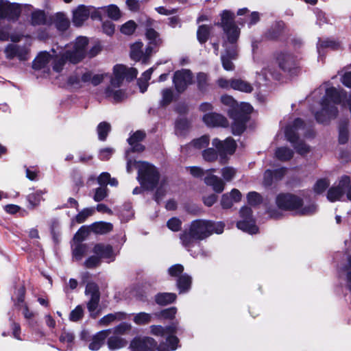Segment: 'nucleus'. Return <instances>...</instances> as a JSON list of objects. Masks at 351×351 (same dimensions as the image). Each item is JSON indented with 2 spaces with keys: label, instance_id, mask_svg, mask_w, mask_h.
I'll list each match as a JSON object with an SVG mask.
<instances>
[{
  "label": "nucleus",
  "instance_id": "a211bd4d",
  "mask_svg": "<svg viewBox=\"0 0 351 351\" xmlns=\"http://www.w3.org/2000/svg\"><path fill=\"white\" fill-rule=\"evenodd\" d=\"M350 184V178L347 176H342L337 186H333L329 189L327 193V199L330 202L340 200L345 193V189Z\"/></svg>",
  "mask_w": 351,
  "mask_h": 351
},
{
  "label": "nucleus",
  "instance_id": "aec40b11",
  "mask_svg": "<svg viewBox=\"0 0 351 351\" xmlns=\"http://www.w3.org/2000/svg\"><path fill=\"white\" fill-rule=\"evenodd\" d=\"M213 145L217 148L221 155L232 154L237 146L234 140L232 138H227L224 141L214 138Z\"/></svg>",
  "mask_w": 351,
  "mask_h": 351
},
{
  "label": "nucleus",
  "instance_id": "b1692460",
  "mask_svg": "<svg viewBox=\"0 0 351 351\" xmlns=\"http://www.w3.org/2000/svg\"><path fill=\"white\" fill-rule=\"evenodd\" d=\"M93 252L101 258L108 259L109 262L114 259L115 254L114 253L112 246L101 243L97 244L94 246Z\"/></svg>",
  "mask_w": 351,
  "mask_h": 351
},
{
  "label": "nucleus",
  "instance_id": "c756f323",
  "mask_svg": "<svg viewBox=\"0 0 351 351\" xmlns=\"http://www.w3.org/2000/svg\"><path fill=\"white\" fill-rule=\"evenodd\" d=\"M204 182L206 185L213 187V189L217 193H221L224 189L225 184L219 177L209 174L204 178Z\"/></svg>",
  "mask_w": 351,
  "mask_h": 351
},
{
  "label": "nucleus",
  "instance_id": "4be33fe9",
  "mask_svg": "<svg viewBox=\"0 0 351 351\" xmlns=\"http://www.w3.org/2000/svg\"><path fill=\"white\" fill-rule=\"evenodd\" d=\"M19 14L20 11L16 6L6 1L0 0V18L14 20Z\"/></svg>",
  "mask_w": 351,
  "mask_h": 351
},
{
  "label": "nucleus",
  "instance_id": "69168bd1",
  "mask_svg": "<svg viewBox=\"0 0 351 351\" xmlns=\"http://www.w3.org/2000/svg\"><path fill=\"white\" fill-rule=\"evenodd\" d=\"M173 91L170 88H165L162 91V105L169 104L173 99Z\"/></svg>",
  "mask_w": 351,
  "mask_h": 351
},
{
  "label": "nucleus",
  "instance_id": "ddd939ff",
  "mask_svg": "<svg viewBox=\"0 0 351 351\" xmlns=\"http://www.w3.org/2000/svg\"><path fill=\"white\" fill-rule=\"evenodd\" d=\"M85 294L90 297L87 303V308L90 312V317L96 318L99 315L96 309L98 307L100 300V293L97 285L94 282H88L86 287Z\"/></svg>",
  "mask_w": 351,
  "mask_h": 351
},
{
  "label": "nucleus",
  "instance_id": "a18cd8bd",
  "mask_svg": "<svg viewBox=\"0 0 351 351\" xmlns=\"http://www.w3.org/2000/svg\"><path fill=\"white\" fill-rule=\"evenodd\" d=\"M190 127V123L186 119H180L176 121V133L178 136H182L184 134Z\"/></svg>",
  "mask_w": 351,
  "mask_h": 351
},
{
  "label": "nucleus",
  "instance_id": "cd10ccee",
  "mask_svg": "<svg viewBox=\"0 0 351 351\" xmlns=\"http://www.w3.org/2000/svg\"><path fill=\"white\" fill-rule=\"evenodd\" d=\"M145 137V133L142 130H137L128 139V143L132 146L133 152H141L145 147L139 143Z\"/></svg>",
  "mask_w": 351,
  "mask_h": 351
},
{
  "label": "nucleus",
  "instance_id": "864d4df0",
  "mask_svg": "<svg viewBox=\"0 0 351 351\" xmlns=\"http://www.w3.org/2000/svg\"><path fill=\"white\" fill-rule=\"evenodd\" d=\"M208 77L204 73H199L197 75V87L200 90H205L208 86Z\"/></svg>",
  "mask_w": 351,
  "mask_h": 351
},
{
  "label": "nucleus",
  "instance_id": "052dcab7",
  "mask_svg": "<svg viewBox=\"0 0 351 351\" xmlns=\"http://www.w3.org/2000/svg\"><path fill=\"white\" fill-rule=\"evenodd\" d=\"M84 315V310L82 306L78 305L70 313V320L73 322H77L81 319Z\"/></svg>",
  "mask_w": 351,
  "mask_h": 351
},
{
  "label": "nucleus",
  "instance_id": "13d9d810",
  "mask_svg": "<svg viewBox=\"0 0 351 351\" xmlns=\"http://www.w3.org/2000/svg\"><path fill=\"white\" fill-rule=\"evenodd\" d=\"M247 202L252 206H256L262 202L261 195L255 192H250L247 195Z\"/></svg>",
  "mask_w": 351,
  "mask_h": 351
},
{
  "label": "nucleus",
  "instance_id": "774afa93",
  "mask_svg": "<svg viewBox=\"0 0 351 351\" xmlns=\"http://www.w3.org/2000/svg\"><path fill=\"white\" fill-rule=\"evenodd\" d=\"M181 225L182 221L176 217H172L167 221V227L172 231H178L181 228Z\"/></svg>",
  "mask_w": 351,
  "mask_h": 351
},
{
  "label": "nucleus",
  "instance_id": "a878e982",
  "mask_svg": "<svg viewBox=\"0 0 351 351\" xmlns=\"http://www.w3.org/2000/svg\"><path fill=\"white\" fill-rule=\"evenodd\" d=\"M241 192L236 189L231 191L230 193H225L222 195L221 204L223 208H230L234 202H239L241 199Z\"/></svg>",
  "mask_w": 351,
  "mask_h": 351
},
{
  "label": "nucleus",
  "instance_id": "4d7b16f0",
  "mask_svg": "<svg viewBox=\"0 0 351 351\" xmlns=\"http://www.w3.org/2000/svg\"><path fill=\"white\" fill-rule=\"evenodd\" d=\"M131 330V325L128 323H121L118 326H115L112 329V332L115 335H122L126 334Z\"/></svg>",
  "mask_w": 351,
  "mask_h": 351
},
{
  "label": "nucleus",
  "instance_id": "f8f14e48",
  "mask_svg": "<svg viewBox=\"0 0 351 351\" xmlns=\"http://www.w3.org/2000/svg\"><path fill=\"white\" fill-rule=\"evenodd\" d=\"M252 209L247 206H243L240 210V217L241 219L237 223L239 229L249 234H255L258 232V228L255 224V221L252 217Z\"/></svg>",
  "mask_w": 351,
  "mask_h": 351
},
{
  "label": "nucleus",
  "instance_id": "f03ea898",
  "mask_svg": "<svg viewBox=\"0 0 351 351\" xmlns=\"http://www.w3.org/2000/svg\"><path fill=\"white\" fill-rule=\"evenodd\" d=\"M224 224L222 222H213L209 220L197 219L193 221L189 230L184 231L180 236L182 244L186 248L193 246L195 241L206 239L213 233L223 232Z\"/></svg>",
  "mask_w": 351,
  "mask_h": 351
},
{
  "label": "nucleus",
  "instance_id": "9d476101",
  "mask_svg": "<svg viewBox=\"0 0 351 351\" xmlns=\"http://www.w3.org/2000/svg\"><path fill=\"white\" fill-rule=\"evenodd\" d=\"M58 57H60L58 47L57 49L52 48L50 52H40L33 62V68L36 70L43 69L49 70V65L51 64L53 69L54 61Z\"/></svg>",
  "mask_w": 351,
  "mask_h": 351
},
{
  "label": "nucleus",
  "instance_id": "2eb2a0df",
  "mask_svg": "<svg viewBox=\"0 0 351 351\" xmlns=\"http://www.w3.org/2000/svg\"><path fill=\"white\" fill-rule=\"evenodd\" d=\"M151 332L156 336H164L165 335H169L167 338V343L171 350H174L177 348L178 344V339L171 334L173 333L176 330L175 326H170L163 328L161 326L152 325L150 327Z\"/></svg>",
  "mask_w": 351,
  "mask_h": 351
},
{
  "label": "nucleus",
  "instance_id": "e433bc0d",
  "mask_svg": "<svg viewBox=\"0 0 351 351\" xmlns=\"http://www.w3.org/2000/svg\"><path fill=\"white\" fill-rule=\"evenodd\" d=\"M176 295L172 293H158L155 297L156 302L160 305H167L174 302Z\"/></svg>",
  "mask_w": 351,
  "mask_h": 351
},
{
  "label": "nucleus",
  "instance_id": "5fc2aeb1",
  "mask_svg": "<svg viewBox=\"0 0 351 351\" xmlns=\"http://www.w3.org/2000/svg\"><path fill=\"white\" fill-rule=\"evenodd\" d=\"M152 315L150 314L141 312L136 314L134 317V322L136 324H147L151 322Z\"/></svg>",
  "mask_w": 351,
  "mask_h": 351
},
{
  "label": "nucleus",
  "instance_id": "393cba45",
  "mask_svg": "<svg viewBox=\"0 0 351 351\" xmlns=\"http://www.w3.org/2000/svg\"><path fill=\"white\" fill-rule=\"evenodd\" d=\"M304 123L302 119H296L292 125L285 128V136L290 143L294 144L298 140L297 132L302 128Z\"/></svg>",
  "mask_w": 351,
  "mask_h": 351
},
{
  "label": "nucleus",
  "instance_id": "680f3d73",
  "mask_svg": "<svg viewBox=\"0 0 351 351\" xmlns=\"http://www.w3.org/2000/svg\"><path fill=\"white\" fill-rule=\"evenodd\" d=\"M107 195L106 186H100L95 189L93 199L95 202H100L104 199Z\"/></svg>",
  "mask_w": 351,
  "mask_h": 351
},
{
  "label": "nucleus",
  "instance_id": "37998d69",
  "mask_svg": "<svg viewBox=\"0 0 351 351\" xmlns=\"http://www.w3.org/2000/svg\"><path fill=\"white\" fill-rule=\"evenodd\" d=\"M111 127L110 123L107 122L100 123L97 128L99 139L105 141L108 132L110 131Z\"/></svg>",
  "mask_w": 351,
  "mask_h": 351
},
{
  "label": "nucleus",
  "instance_id": "9b49d317",
  "mask_svg": "<svg viewBox=\"0 0 351 351\" xmlns=\"http://www.w3.org/2000/svg\"><path fill=\"white\" fill-rule=\"evenodd\" d=\"M132 351H169V349L160 345L156 348V343L151 337H137L130 345Z\"/></svg>",
  "mask_w": 351,
  "mask_h": 351
},
{
  "label": "nucleus",
  "instance_id": "6ab92c4d",
  "mask_svg": "<svg viewBox=\"0 0 351 351\" xmlns=\"http://www.w3.org/2000/svg\"><path fill=\"white\" fill-rule=\"evenodd\" d=\"M5 56L8 59H12L15 57L20 60H26L28 59V49L24 46L10 44L5 49Z\"/></svg>",
  "mask_w": 351,
  "mask_h": 351
},
{
  "label": "nucleus",
  "instance_id": "412c9836",
  "mask_svg": "<svg viewBox=\"0 0 351 351\" xmlns=\"http://www.w3.org/2000/svg\"><path fill=\"white\" fill-rule=\"evenodd\" d=\"M202 119L204 123L208 127H227L228 125L226 117L215 112L205 114Z\"/></svg>",
  "mask_w": 351,
  "mask_h": 351
},
{
  "label": "nucleus",
  "instance_id": "f3484780",
  "mask_svg": "<svg viewBox=\"0 0 351 351\" xmlns=\"http://www.w3.org/2000/svg\"><path fill=\"white\" fill-rule=\"evenodd\" d=\"M173 82L176 90L182 93L193 82L192 73L187 69L177 71L174 73Z\"/></svg>",
  "mask_w": 351,
  "mask_h": 351
},
{
  "label": "nucleus",
  "instance_id": "72a5a7b5",
  "mask_svg": "<svg viewBox=\"0 0 351 351\" xmlns=\"http://www.w3.org/2000/svg\"><path fill=\"white\" fill-rule=\"evenodd\" d=\"M231 88L244 93H251L253 90L252 86L241 79L232 80Z\"/></svg>",
  "mask_w": 351,
  "mask_h": 351
},
{
  "label": "nucleus",
  "instance_id": "bb28decb",
  "mask_svg": "<svg viewBox=\"0 0 351 351\" xmlns=\"http://www.w3.org/2000/svg\"><path fill=\"white\" fill-rule=\"evenodd\" d=\"M111 332L110 329L103 330L96 333L92 339L91 342L88 346V348L93 351L98 350L104 344L105 339Z\"/></svg>",
  "mask_w": 351,
  "mask_h": 351
},
{
  "label": "nucleus",
  "instance_id": "8fccbe9b",
  "mask_svg": "<svg viewBox=\"0 0 351 351\" xmlns=\"http://www.w3.org/2000/svg\"><path fill=\"white\" fill-rule=\"evenodd\" d=\"M68 83L74 88H80L86 84V82L82 81V74H73L69 77Z\"/></svg>",
  "mask_w": 351,
  "mask_h": 351
},
{
  "label": "nucleus",
  "instance_id": "de8ad7c7",
  "mask_svg": "<svg viewBox=\"0 0 351 351\" xmlns=\"http://www.w3.org/2000/svg\"><path fill=\"white\" fill-rule=\"evenodd\" d=\"M191 278L188 275H182L178 280V287L180 292L184 291L190 288Z\"/></svg>",
  "mask_w": 351,
  "mask_h": 351
},
{
  "label": "nucleus",
  "instance_id": "c03bdc74",
  "mask_svg": "<svg viewBox=\"0 0 351 351\" xmlns=\"http://www.w3.org/2000/svg\"><path fill=\"white\" fill-rule=\"evenodd\" d=\"M21 295L18 299L17 305L20 306V303L21 305L22 313L25 319H31L34 317V313L30 311L25 304H23V295H24V289H21Z\"/></svg>",
  "mask_w": 351,
  "mask_h": 351
},
{
  "label": "nucleus",
  "instance_id": "a19ab883",
  "mask_svg": "<svg viewBox=\"0 0 351 351\" xmlns=\"http://www.w3.org/2000/svg\"><path fill=\"white\" fill-rule=\"evenodd\" d=\"M276 156L282 161L290 160L293 156V152L287 147H280L276 151Z\"/></svg>",
  "mask_w": 351,
  "mask_h": 351
},
{
  "label": "nucleus",
  "instance_id": "79ce46f5",
  "mask_svg": "<svg viewBox=\"0 0 351 351\" xmlns=\"http://www.w3.org/2000/svg\"><path fill=\"white\" fill-rule=\"evenodd\" d=\"M209 137L208 136H202L199 138L193 140L190 144V147H193L197 149H201L206 147L209 144Z\"/></svg>",
  "mask_w": 351,
  "mask_h": 351
},
{
  "label": "nucleus",
  "instance_id": "7ed1b4c3",
  "mask_svg": "<svg viewBox=\"0 0 351 351\" xmlns=\"http://www.w3.org/2000/svg\"><path fill=\"white\" fill-rule=\"evenodd\" d=\"M88 43V38L80 36L65 45L64 49L59 48L60 57L55 60L53 71L60 72L66 62L77 64L82 61L87 56Z\"/></svg>",
  "mask_w": 351,
  "mask_h": 351
},
{
  "label": "nucleus",
  "instance_id": "49530a36",
  "mask_svg": "<svg viewBox=\"0 0 351 351\" xmlns=\"http://www.w3.org/2000/svg\"><path fill=\"white\" fill-rule=\"evenodd\" d=\"M94 212L95 208L93 207L84 208L75 216V219L77 223H82L84 222L88 217L91 216Z\"/></svg>",
  "mask_w": 351,
  "mask_h": 351
},
{
  "label": "nucleus",
  "instance_id": "338daca9",
  "mask_svg": "<svg viewBox=\"0 0 351 351\" xmlns=\"http://www.w3.org/2000/svg\"><path fill=\"white\" fill-rule=\"evenodd\" d=\"M204 159L208 162H213L217 158V152L212 148L204 150L202 153Z\"/></svg>",
  "mask_w": 351,
  "mask_h": 351
},
{
  "label": "nucleus",
  "instance_id": "20e7f679",
  "mask_svg": "<svg viewBox=\"0 0 351 351\" xmlns=\"http://www.w3.org/2000/svg\"><path fill=\"white\" fill-rule=\"evenodd\" d=\"M328 86L329 84L326 83L321 86V88L325 89V95L322 100L321 110L315 114L316 120L322 123L336 117L337 108L335 105L340 103L344 104L346 95V91L338 90L335 87H328Z\"/></svg>",
  "mask_w": 351,
  "mask_h": 351
},
{
  "label": "nucleus",
  "instance_id": "58836bf2",
  "mask_svg": "<svg viewBox=\"0 0 351 351\" xmlns=\"http://www.w3.org/2000/svg\"><path fill=\"white\" fill-rule=\"evenodd\" d=\"M46 21L47 18L44 11L36 10L32 13L31 23L33 25H44Z\"/></svg>",
  "mask_w": 351,
  "mask_h": 351
},
{
  "label": "nucleus",
  "instance_id": "dca6fc26",
  "mask_svg": "<svg viewBox=\"0 0 351 351\" xmlns=\"http://www.w3.org/2000/svg\"><path fill=\"white\" fill-rule=\"evenodd\" d=\"M152 54L151 48L147 47L144 48V45L141 41L134 43L130 47V57L135 61H141L145 64Z\"/></svg>",
  "mask_w": 351,
  "mask_h": 351
},
{
  "label": "nucleus",
  "instance_id": "6e6552de",
  "mask_svg": "<svg viewBox=\"0 0 351 351\" xmlns=\"http://www.w3.org/2000/svg\"><path fill=\"white\" fill-rule=\"evenodd\" d=\"M276 62L284 72L293 75L298 70V60L292 54L287 52H279L276 54Z\"/></svg>",
  "mask_w": 351,
  "mask_h": 351
},
{
  "label": "nucleus",
  "instance_id": "1a4fd4ad",
  "mask_svg": "<svg viewBox=\"0 0 351 351\" xmlns=\"http://www.w3.org/2000/svg\"><path fill=\"white\" fill-rule=\"evenodd\" d=\"M252 110L253 108L250 104L243 103L241 106V110L243 112V114H231V117L234 119V122L232 125L234 134L239 135L245 130V123L249 119L247 114L251 113Z\"/></svg>",
  "mask_w": 351,
  "mask_h": 351
},
{
  "label": "nucleus",
  "instance_id": "c9c22d12",
  "mask_svg": "<svg viewBox=\"0 0 351 351\" xmlns=\"http://www.w3.org/2000/svg\"><path fill=\"white\" fill-rule=\"evenodd\" d=\"M54 23L60 31H65L70 25V21L63 13H58L54 19Z\"/></svg>",
  "mask_w": 351,
  "mask_h": 351
},
{
  "label": "nucleus",
  "instance_id": "5701e85b",
  "mask_svg": "<svg viewBox=\"0 0 351 351\" xmlns=\"http://www.w3.org/2000/svg\"><path fill=\"white\" fill-rule=\"evenodd\" d=\"M91 10L89 7L80 5L73 11V23L80 27L90 17Z\"/></svg>",
  "mask_w": 351,
  "mask_h": 351
},
{
  "label": "nucleus",
  "instance_id": "e2e57ef3",
  "mask_svg": "<svg viewBox=\"0 0 351 351\" xmlns=\"http://www.w3.org/2000/svg\"><path fill=\"white\" fill-rule=\"evenodd\" d=\"M176 313L177 308L176 307H171L160 312L158 316L167 319H173L175 317Z\"/></svg>",
  "mask_w": 351,
  "mask_h": 351
},
{
  "label": "nucleus",
  "instance_id": "f257e3e1",
  "mask_svg": "<svg viewBox=\"0 0 351 351\" xmlns=\"http://www.w3.org/2000/svg\"><path fill=\"white\" fill-rule=\"evenodd\" d=\"M220 25L226 34V40L223 43L224 51L221 56L223 67L226 71L234 69L232 60L237 58V40L240 35V29L234 23V14L229 10H223L221 14Z\"/></svg>",
  "mask_w": 351,
  "mask_h": 351
},
{
  "label": "nucleus",
  "instance_id": "09e8293b",
  "mask_svg": "<svg viewBox=\"0 0 351 351\" xmlns=\"http://www.w3.org/2000/svg\"><path fill=\"white\" fill-rule=\"evenodd\" d=\"M329 185L330 182L327 179H319L315 184L313 191L316 194H321L325 191Z\"/></svg>",
  "mask_w": 351,
  "mask_h": 351
},
{
  "label": "nucleus",
  "instance_id": "0eeeda50",
  "mask_svg": "<svg viewBox=\"0 0 351 351\" xmlns=\"http://www.w3.org/2000/svg\"><path fill=\"white\" fill-rule=\"evenodd\" d=\"M138 180L141 186L147 189H154L159 181V173L156 168L147 162H140L137 167Z\"/></svg>",
  "mask_w": 351,
  "mask_h": 351
},
{
  "label": "nucleus",
  "instance_id": "473e14b6",
  "mask_svg": "<svg viewBox=\"0 0 351 351\" xmlns=\"http://www.w3.org/2000/svg\"><path fill=\"white\" fill-rule=\"evenodd\" d=\"M107 75L106 73L93 74L91 72L86 71L82 73V81L86 82V84L90 83L93 86H97L103 82Z\"/></svg>",
  "mask_w": 351,
  "mask_h": 351
},
{
  "label": "nucleus",
  "instance_id": "423d86ee",
  "mask_svg": "<svg viewBox=\"0 0 351 351\" xmlns=\"http://www.w3.org/2000/svg\"><path fill=\"white\" fill-rule=\"evenodd\" d=\"M302 199L300 197L289 193H280L276 198V204L281 210L295 211L302 215H309L316 212L315 204H311L302 206Z\"/></svg>",
  "mask_w": 351,
  "mask_h": 351
},
{
  "label": "nucleus",
  "instance_id": "39448f33",
  "mask_svg": "<svg viewBox=\"0 0 351 351\" xmlns=\"http://www.w3.org/2000/svg\"><path fill=\"white\" fill-rule=\"evenodd\" d=\"M137 70L134 68H128L122 64L115 65L113 68V77L110 84L106 89V96L114 101H120L125 97V93L121 89H116L121 86L124 79L131 80L136 77Z\"/></svg>",
  "mask_w": 351,
  "mask_h": 351
},
{
  "label": "nucleus",
  "instance_id": "603ef678",
  "mask_svg": "<svg viewBox=\"0 0 351 351\" xmlns=\"http://www.w3.org/2000/svg\"><path fill=\"white\" fill-rule=\"evenodd\" d=\"M340 47V44L335 40H326L323 41H319L317 44V49L320 53L321 48H330L331 49H337Z\"/></svg>",
  "mask_w": 351,
  "mask_h": 351
},
{
  "label": "nucleus",
  "instance_id": "c85d7f7f",
  "mask_svg": "<svg viewBox=\"0 0 351 351\" xmlns=\"http://www.w3.org/2000/svg\"><path fill=\"white\" fill-rule=\"evenodd\" d=\"M128 344V341L118 335H112L108 338L107 346L110 350L114 351L125 348Z\"/></svg>",
  "mask_w": 351,
  "mask_h": 351
},
{
  "label": "nucleus",
  "instance_id": "6e6d98bb",
  "mask_svg": "<svg viewBox=\"0 0 351 351\" xmlns=\"http://www.w3.org/2000/svg\"><path fill=\"white\" fill-rule=\"evenodd\" d=\"M136 26L134 21H128L121 27V32L123 34L131 35L136 30Z\"/></svg>",
  "mask_w": 351,
  "mask_h": 351
},
{
  "label": "nucleus",
  "instance_id": "bf43d9fd",
  "mask_svg": "<svg viewBox=\"0 0 351 351\" xmlns=\"http://www.w3.org/2000/svg\"><path fill=\"white\" fill-rule=\"evenodd\" d=\"M44 192L43 191H37L28 195V200L29 203L34 206L38 205L43 199V195Z\"/></svg>",
  "mask_w": 351,
  "mask_h": 351
},
{
  "label": "nucleus",
  "instance_id": "2f4dec72",
  "mask_svg": "<svg viewBox=\"0 0 351 351\" xmlns=\"http://www.w3.org/2000/svg\"><path fill=\"white\" fill-rule=\"evenodd\" d=\"M125 318V313L118 312L114 313H109L101 317L97 322V325L100 327L108 326V325L120 321Z\"/></svg>",
  "mask_w": 351,
  "mask_h": 351
},
{
  "label": "nucleus",
  "instance_id": "f704fd0d",
  "mask_svg": "<svg viewBox=\"0 0 351 351\" xmlns=\"http://www.w3.org/2000/svg\"><path fill=\"white\" fill-rule=\"evenodd\" d=\"M91 230L96 234H106L112 230V225L107 222H96L90 226Z\"/></svg>",
  "mask_w": 351,
  "mask_h": 351
},
{
  "label": "nucleus",
  "instance_id": "ea45409f",
  "mask_svg": "<svg viewBox=\"0 0 351 351\" xmlns=\"http://www.w3.org/2000/svg\"><path fill=\"white\" fill-rule=\"evenodd\" d=\"M211 28L212 27L206 25H200L198 27L197 31V37L199 43H204L206 42L208 38Z\"/></svg>",
  "mask_w": 351,
  "mask_h": 351
},
{
  "label": "nucleus",
  "instance_id": "4468645a",
  "mask_svg": "<svg viewBox=\"0 0 351 351\" xmlns=\"http://www.w3.org/2000/svg\"><path fill=\"white\" fill-rule=\"evenodd\" d=\"M154 21L151 19H147L145 25V38L148 40L147 47L151 48L153 53L158 51L159 47L162 44V39L160 34L156 31L153 27Z\"/></svg>",
  "mask_w": 351,
  "mask_h": 351
},
{
  "label": "nucleus",
  "instance_id": "0e129e2a",
  "mask_svg": "<svg viewBox=\"0 0 351 351\" xmlns=\"http://www.w3.org/2000/svg\"><path fill=\"white\" fill-rule=\"evenodd\" d=\"M221 174L223 178L226 181L229 182L232 180V179L234 177L236 174V170L232 167H226L221 169Z\"/></svg>",
  "mask_w": 351,
  "mask_h": 351
},
{
  "label": "nucleus",
  "instance_id": "3c124183",
  "mask_svg": "<svg viewBox=\"0 0 351 351\" xmlns=\"http://www.w3.org/2000/svg\"><path fill=\"white\" fill-rule=\"evenodd\" d=\"M87 252V247L83 244L77 245L73 250V256L77 260H81Z\"/></svg>",
  "mask_w": 351,
  "mask_h": 351
},
{
  "label": "nucleus",
  "instance_id": "4c0bfd02",
  "mask_svg": "<svg viewBox=\"0 0 351 351\" xmlns=\"http://www.w3.org/2000/svg\"><path fill=\"white\" fill-rule=\"evenodd\" d=\"M101 9L105 11L108 16L112 20H118L121 16V12L120 9L116 5L111 4L108 6L101 8Z\"/></svg>",
  "mask_w": 351,
  "mask_h": 351
},
{
  "label": "nucleus",
  "instance_id": "7c9ffc66",
  "mask_svg": "<svg viewBox=\"0 0 351 351\" xmlns=\"http://www.w3.org/2000/svg\"><path fill=\"white\" fill-rule=\"evenodd\" d=\"M204 182L206 185L213 187V189L217 193H221L224 189L225 184L219 177L209 174L204 178Z\"/></svg>",
  "mask_w": 351,
  "mask_h": 351
}]
</instances>
